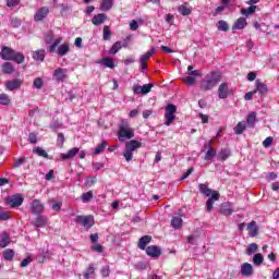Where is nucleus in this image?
<instances>
[{"mask_svg": "<svg viewBox=\"0 0 279 279\" xmlns=\"http://www.w3.org/2000/svg\"><path fill=\"white\" fill-rule=\"evenodd\" d=\"M198 189H199V193H202V195L209 197L206 202V210H207V213H211L215 202H219V197H221V195L219 194V192L213 191L210 187H208V185H206L204 183H201L198 185Z\"/></svg>", "mask_w": 279, "mask_h": 279, "instance_id": "1", "label": "nucleus"}, {"mask_svg": "<svg viewBox=\"0 0 279 279\" xmlns=\"http://www.w3.org/2000/svg\"><path fill=\"white\" fill-rule=\"evenodd\" d=\"M0 58H2V60H12L17 64H23L25 62V56H23V53L17 52L8 46L2 47Z\"/></svg>", "mask_w": 279, "mask_h": 279, "instance_id": "2", "label": "nucleus"}, {"mask_svg": "<svg viewBox=\"0 0 279 279\" xmlns=\"http://www.w3.org/2000/svg\"><path fill=\"white\" fill-rule=\"evenodd\" d=\"M221 82V74L219 72H211L210 74L205 76V80L201 82V90L205 93L208 90H213L218 83Z\"/></svg>", "mask_w": 279, "mask_h": 279, "instance_id": "3", "label": "nucleus"}, {"mask_svg": "<svg viewBox=\"0 0 279 279\" xmlns=\"http://www.w3.org/2000/svg\"><path fill=\"white\" fill-rule=\"evenodd\" d=\"M142 143L135 140H132L125 144V149L123 151V156L126 160V162H130L132 158H134L133 151H136V149H140L142 147Z\"/></svg>", "mask_w": 279, "mask_h": 279, "instance_id": "4", "label": "nucleus"}, {"mask_svg": "<svg viewBox=\"0 0 279 279\" xmlns=\"http://www.w3.org/2000/svg\"><path fill=\"white\" fill-rule=\"evenodd\" d=\"M75 223H78L80 226H83L85 230H90L93 226H95V217L93 216H77L75 218Z\"/></svg>", "mask_w": 279, "mask_h": 279, "instance_id": "5", "label": "nucleus"}, {"mask_svg": "<svg viewBox=\"0 0 279 279\" xmlns=\"http://www.w3.org/2000/svg\"><path fill=\"white\" fill-rule=\"evenodd\" d=\"M177 112H178V108L175 107V105H168L166 107L165 125H171L173 121H175Z\"/></svg>", "mask_w": 279, "mask_h": 279, "instance_id": "6", "label": "nucleus"}, {"mask_svg": "<svg viewBox=\"0 0 279 279\" xmlns=\"http://www.w3.org/2000/svg\"><path fill=\"white\" fill-rule=\"evenodd\" d=\"M118 137L121 142L125 141V138H134V129L128 125H121L118 131Z\"/></svg>", "mask_w": 279, "mask_h": 279, "instance_id": "7", "label": "nucleus"}, {"mask_svg": "<svg viewBox=\"0 0 279 279\" xmlns=\"http://www.w3.org/2000/svg\"><path fill=\"white\" fill-rule=\"evenodd\" d=\"M68 73H69L68 69L58 68L53 72V77H54L56 82H64L69 77Z\"/></svg>", "mask_w": 279, "mask_h": 279, "instance_id": "8", "label": "nucleus"}, {"mask_svg": "<svg viewBox=\"0 0 279 279\" xmlns=\"http://www.w3.org/2000/svg\"><path fill=\"white\" fill-rule=\"evenodd\" d=\"M9 206L11 208H19L23 204V194H15L9 197Z\"/></svg>", "mask_w": 279, "mask_h": 279, "instance_id": "9", "label": "nucleus"}, {"mask_svg": "<svg viewBox=\"0 0 279 279\" xmlns=\"http://www.w3.org/2000/svg\"><path fill=\"white\" fill-rule=\"evenodd\" d=\"M22 84H23V81L21 78H14L5 82V88L7 90H19Z\"/></svg>", "mask_w": 279, "mask_h": 279, "instance_id": "10", "label": "nucleus"}, {"mask_svg": "<svg viewBox=\"0 0 279 279\" xmlns=\"http://www.w3.org/2000/svg\"><path fill=\"white\" fill-rule=\"evenodd\" d=\"M205 149H208L205 155V160H213L217 156V150L213 148V140L204 145Z\"/></svg>", "mask_w": 279, "mask_h": 279, "instance_id": "11", "label": "nucleus"}, {"mask_svg": "<svg viewBox=\"0 0 279 279\" xmlns=\"http://www.w3.org/2000/svg\"><path fill=\"white\" fill-rule=\"evenodd\" d=\"M31 208L34 215H41V213L45 211V205H43L38 199H34L32 202Z\"/></svg>", "mask_w": 279, "mask_h": 279, "instance_id": "12", "label": "nucleus"}, {"mask_svg": "<svg viewBox=\"0 0 279 279\" xmlns=\"http://www.w3.org/2000/svg\"><path fill=\"white\" fill-rule=\"evenodd\" d=\"M154 53H156V48H150L148 52H146L140 58L141 68L143 70L147 69V60H149V58H151Z\"/></svg>", "mask_w": 279, "mask_h": 279, "instance_id": "13", "label": "nucleus"}, {"mask_svg": "<svg viewBox=\"0 0 279 279\" xmlns=\"http://www.w3.org/2000/svg\"><path fill=\"white\" fill-rule=\"evenodd\" d=\"M228 95H230V87L228 83H222L218 87V97L219 99H228Z\"/></svg>", "mask_w": 279, "mask_h": 279, "instance_id": "14", "label": "nucleus"}, {"mask_svg": "<svg viewBox=\"0 0 279 279\" xmlns=\"http://www.w3.org/2000/svg\"><path fill=\"white\" fill-rule=\"evenodd\" d=\"M48 14H49V8L48 7H41L35 13L34 19H35V21H43L44 19H47Z\"/></svg>", "mask_w": 279, "mask_h": 279, "instance_id": "15", "label": "nucleus"}, {"mask_svg": "<svg viewBox=\"0 0 279 279\" xmlns=\"http://www.w3.org/2000/svg\"><path fill=\"white\" fill-rule=\"evenodd\" d=\"M146 254L151 258H158L160 254H162V251H160V247L156 245H150L146 248Z\"/></svg>", "mask_w": 279, "mask_h": 279, "instance_id": "16", "label": "nucleus"}, {"mask_svg": "<svg viewBox=\"0 0 279 279\" xmlns=\"http://www.w3.org/2000/svg\"><path fill=\"white\" fill-rule=\"evenodd\" d=\"M49 219L46 216L39 215L35 218V220L32 222L35 228H45L47 226V222Z\"/></svg>", "mask_w": 279, "mask_h": 279, "instance_id": "17", "label": "nucleus"}, {"mask_svg": "<svg viewBox=\"0 0 279 279\" xmlns=\"http://www.w3.org/2000/svg\"><path fill=\"white\" fill-rule=\"evenodd\" d=\"M241 274L243 276H245L246 278L252 276L254 274V267H252V264H250V263L242 264V266H241Z\"/></svg>", "mask_w": 279, "mask_h": 279, "instance_id": "18", "label": "nucleus"}, {"mask_svg": "<svg viewBox=\"0 0 279 279\" xmlns=\"http://www.w3.org/2000/svg\"><path fill=\"white\" fill-rule=\"evenodd\" d=\"M107 20H108V15H106L105 13H100V14L94 15V17L92 19V23L93 25L99 26V25H102V23H106Z\"/></svg>", "mask_w": 279, "mask_h": 279, "instance_id": "19", "label": "nucleus"}, {"mask_svg": "<svg viewBox=\"0 0 279 279\" xmlns=\"http://www.w3.org/2000/svg\"><path fill=\"white\" fill-rule=\"evenodd\" d=\"M77 154H80V148L74 147V148L70 149L66 154H61L60 158H61V160H71V158H75V156H77Z\"/></svg>", "mask_w": 279, "mask_h": 279, "instance_id": "20", "label": "nucleus"}, {"mask_svg": "<svg viewBox=\"0 0 279 279\" xmlns=\"http://www.w3.org/2000/svg\"><path fill=\"white\" fill-rule=\"evenodd\" d=\"M95 264H89L88 267L84 270L83 272V277L85 279H93L95 278L96 274H95Z\"/></svg>", "mask_w": 279, "mask_h": 279, "instance_id": "21", "label": "nucleus"}, {"mask_svg": "<svg viewBox=\"0 0 279 279\" xmlns=\"http://www.w3.org/2000/svg\"><path fill=\"white\" fill-rule=\"evenodd\" d=\"M255 86H256V93H260L262 95H266L269 92V88L267 87V85L263 82H260V80H256L255 82Z\"/></svg>", "mask_w": 279, "mask_h": 279, "instance_id": "22", "label": "nucleus"}, {"mask_svg": "<svg viewBox=\"0 0 279 279\" xmlns=\"http://www.w3.org/2000/svg\"><path fill=\"white\" fill-rule=\"evenodd\" d=\"M151 243V235H144L140 239L137 247L140 250H146L147 245Z\"/></svg>", "mask_w": 279, "mask_h": 279, "instance_id": "23", "label": "nucleus"}, {"mask_svg": "<svg viewBox=\"0 0 279 279\" xmlns=\"http://www.w3.org/2000/svg\"><path fill=\"white\" fill-rule=\"evenodd\" d=\"M122 47H128V44L126 43H121V41H116L112 47L110 48L109 50V53L111 56H114L116 53H119V51H121V48Z\"/></svg>", "mask_w": 279, "mask_h": 279, "instance_id": "24", "label": "nucleus"}, {"mask_svg": "<svg viewBox=\"0 0 279 279\" xmlns=\"http://www.w3.org/2000/svg\"><path fill=\"white\" fill-rule=\"evenodd\" d=\"M245 27H247V20L240 17L234 22L232 29H245Z\"/></svg>", "mask_w": 279, "mask_h": 279, "instance_id": "25", "label": "nucleus"}, {"mask_svg": "<svg viewBox=\"0 0 279 279\" xmlns=\"http://www.w3.org/2000/svg\"><path fill=\"white\" fill-rule=\"evenodd\" d=\"M14 71H16V69L14 68V64L10 62H4L2 64V73H4V75H12Z\"/></svg>", "mask_w": 279, "mask_h": 279, "instance_id": "26", "label": "nucleus"}, {"mask_svg": "<svg viewBox=\"0 0 279 279\" xmlns=\"http://www.w3.org/2000/svg\"><path fill=\"white\" fill-rule=\"evenodd\" d=\"M247 230L250 236H256L258 234V226L256 225V221H252L247 225Z\"/></svg>", "mask_w": 279, "mask_h": 279, "instance_id": "27", "label": "nucleus"}, {"mask_svg": "<svg viewBox=\"0 0 279 279\" xmlns=\"http://www.w3.org/2000/svg\"><path fill=\"white\" fill-rule=\"evenodd\" d=\"M12 239L7 232H3L0 235V247H8V244L11 243Z\"/></svg>", "mask_w": 279, "mask_h": 279, "instance_id": "28", "label": "nucleus"}, {"mask_svg": "<svg viewBox=\"0 0 279 279\" xmlns=\"http://www.w3.org/2000/svg\"><path fill=\"white\" fill-rule=\"evenodd\" d=\"M99 63L102 64V66H107V69H114V61L109 57L102 58Z\"/></svg>", "mask_w": 279, "mask_h": 279, "instance_id": "29", "label": "nucleus"}, {"mask_svg": "<svg viewBox=\"0 0 279 279\" xmlns=\"http://www.w3.org/2000/svg\"><path fill=\"white\" fill-rule=\"evenodd\" d=\"M113 0H104L100 4V10L102 12H108V10H112Z\"/></svg>", "mask_w": 279, "mask_h": 279, "instance_id": "30", "label": "nucleus"}, {"mask_svg": "<svg viewBox=\"0 0 279 279\" xmlns=\"http://www.w3.org/2000/svg\"><path fill=\"white\" fill-rule=\"evenodd\" d=\"M229 158H230V149L225 148L219 151L218 160H221L223 162L225 160H228Z\"/></svg>", "mask_w": 279, "mask_h": 279, "instance_id": "31", "label": "nucleus"}, {"mask_svg": "<svg viewBox=\"0 0 279 279\" xmlns=\"http://www.w3.org/2000/svg\"><path fill=\"white\" fill-rule=\"evenodd\" d=\"M45 49L41 50H37L33 53V58L37 61V62H43L45 60Z\"/></svg>", "mask_w": 279, "mask_h": 279, "instance_id": "32", "label": "nucleus"}, {"mask_svg": "<svg viewBox=\"0 0 279 279\" xmlns=\"http://www.w3.org/2000/svg\"><path fill=\"white\" fill-rule=\"evenodd\" d=\"M69 51H70L69 44H63L59 46L57 53L58 56L62 57V56H66Z\"/></svg>", "mask_w": 279, "mask_h": 279, "instance_id": "33", "label": "nucleus"}, {"mask_svg": "<svg viewBox=\"0 0 279 279\" xmlns=\"http://www.w3.org/2000/svg\"><path fill=\"white\" fill-rule=\"evenodd\" d=\"M53 38H56V34H53V31H48L45 34L44 40L46 45H51V43H53Z\"/></svg>", "mask_w": 279, "mask_h": 279, "instance_id": "34", "label": "nucleus"}, {"mask_svg": "<svg viewBox=\"0 0 279 279\" xmlns=\"http://www.w3.org/2000/svg\"><path fill=\"white\" fill-rule=\"evenodd\" d=\"M179 12H180V14H182V16H189V14H191L192 10H191V8H189V4L185 3V4L179 7Z\"/></svg>", "mask_w": 279, "mask_h": 279, "instance_id": "35", "label": "nucleus"}, {"mask_svg": "<svg viewBox=\"0 0 279 279\" xmlns=\"http://www.w3.org/2000/svg\"><path fill=\"white\" fill-rule=\"evenodd\" d=\"M246 123L248 128H254V123H256V112H251L246 118Z\"/></svg>", "mask_w": 279, "mask_h": 279, "instance_id": "36", "label": "nucleus"}, {"mask_svg": "<svg viewBox=\"0 0 279 279\" xmlns=\"http://www.w3.org/2000/svg\"><path fill=\"white\" fill-rule=\"evenodd\" d=\"M258 7L256 5H251L247 9H241V14H243V16H250L251 14H254V12H256V9Z\"/></svg>", "mask_w": 279, "mask_h": 279, "instance_id": "37", "label": "nucleus"}, {"mask_svg": "<svg viewBox=\"0 0 279 279\" xmlns=\"http://www.w3.org/2000/svg\"><path fill=\"white\" fill-rule=\"evenodd\" d=\"M93 197H94L93 191H88L82 194L81 199L84 204H88V202H90Z\"/></svg>", "mask_w": 279, "mask_h": 279, "instance_id": "38", "label": "nucleus"}, {"mask_svg": "<svg viewBox=\"0 0 279 279\" xmlns=\"http://www.w3.org/2000/svg\"><path fill=\"white\" fill-rule=\"evenodd\" d=\"M112 37V31H110V26L105 25L102 31L104 40H110Z\"/></svg>", "mask_w": 279, "mask_h": 279, "instance_id": "39", "label": "nucleus"}, {"mask_svg": "<svg viewBox=\"0 0 279 279\" xmlns=\"http://www.w3.org/2000/svg\"><path fill=\"white\" fill-rule=\"evenodd\" d=\"M108 147V142L104 141L101 142V144H99L95 150H94V154L96 156H99V154H101V151H104V149H106Z\"/></svg>", "mask_w": 279, "mask_h": 279, "instance_id": "40", "label": "nucleus"}, {"mask_svg": "<svg viewBox=\"0 0 279 279\" xmlns=\"http://www.w3.org/2000/svg\"><path fill=\"white\" fill-rule=\"evenodd\" d=\"M246 125H245V122H239L238 124H236V126L234 128V132H235V134H243V132H245V130H246Z\"/></svg>", "mask_w": 279, "mask_h": 279, "instance_id": "41", "label": "nucleus"}, {"mask_svg": "<svg viewBox=\"0 0 279 279\" xmlns=\"http://www.w3.org/2000/svg\"><path fill=\"white\" fill-rule=\"evenodd\" d=\"M171 226L174 227L175 230H179V228H182V218L173 217L171 220Z\"/></svg>", "mask_w": 279, "mask_h": 279, "instance_id": "42", "label": "nucleus"}, {"mask_svg": "<svg viewBox=\"0 0 279 279\" xmlns=\"http://www.w3.org/2000/svg\"><path fill=\"white\" fill-rule=\"evenodd\" d=\"M217 27H218L219 32H228V29H230V26L223 20L218 22Z\"/></svg>", "mask_w": 279, "mask_h": 279, "instance_id": "43", "label": "nucleus"}, {"mask_svg": "<svg viewBox=\"0 0 279 279\" xmlns=\"http://www.w3.org/2000/svg\"><path fill=\"white\" fill-rule=\"evenodd\" d=\"M258 251V244L256 243H252L248 245V247L246 248V254L247 256H252L255 252Z\"/></svg>", "mask_w": 279, "mask_h": 279, "instance_id": "44", "label": "nucleus"}, {"mask_svg": "<svg viewBox=\"0 0 279 279\" xmlns=\"http://www.w3.org/2000/svg\"><path fill=\"white\" fill-rule=\"evenodd\" d=\"M33 154H37V156H41V158H48L49 155L47 154V151L40 147H35L33 149Z\"/></svg>", "mask_w": 279, "mask_h": 279, "instance_id": "45", "label": "nucleus"}, {"mask_svg": "<svg viewBox=\"0 0 279 279\" xmlns=\"http://www.w3.org/2000/svg\"><path fill=\"white\" fill-rule=\"evenodd\" d=\"M263 260H265V258L263 257V254H260V253L255 254L253 257L254 265L260 266V265H263Z\"/></svg>", "mask_w": 279, "mask_h": 279, "instance_id": "46", "label": "nucleus"}, {"mask_svg": "<svg viewBox=\"0 0 279 279\" xmlns=\"http://www.w3.org/2000/svg\"><path fill=\"white\" fill-rule=\"evenodd\" d=\"M61 43H62V37L57 38V39L53 41V44L48 47V51H49L50 53H53V51H56V47H58V45H60Z\"/></svg>", "mask_w": 279, "mask_h": 279, "instance_id": "47", "label": "nucleus"}, {"mask_svg": "<svg viewBox=\"0 0 279 279\" xmlns=\"http://www.w3.org/2000/svg\"><path fill=\"white\" fill-rule=\"evenodd\" d=\"M51 208L52 210H54V213H60L61 208H62V202H58V201H51Z\"/></svg>", "mask_w": 279, "mask_h": 279, "instance_id": "48", "label": "nucleus"}, {"mask_svg": "<svg viewBox=\"0 0 279 279\" xmlns=\"http://www.w3.org/2000/svg\"><path fill=\"white\" fill-rule=\"evenodd\" d=\"M3 258L4 260H12L14 258V252L10 248L5 250L3 252Z\"/></svg>", "mask_w": 279, "mask_h": 279, "instance_id": "49", "label": "nucleus"}, {"mask_svg": "<svg viewBox=\"0 0 279 279\" xmlns=\"http://www.w3.org/2000/svg\"><path fill=\"white\" fill-rule=\"evenodd\" d=\"M0 104L2 106H10V96L7 94H0Z\"/></svg>", "mask_w": 279, "mask_h": 279, "instance_id": "50", "label": "nucleus"}, {"mask_svg": "<svg viewBox=\"0 0 279 279\" xmlns=\"http://www.w3.org/2000/svg\"><path fill=\"white\" fill-rule=\"evenodd\" d=\"M154 84H145L142 86V95H147L148 93H151V87Z\"/></svg>", "mask_w": 279, "mask_h": 279, "instance_id": "51", "label": "nucleus"}, {"mask_svg": "<svg viewBox=\"0 0 279 279\" xmlns=\"http://www.w3.org/2000/svg\"><path fill=\"white\" fill-rule=\"evenodd\" d=\"M100 274L102 278H108L110 276V266L102 267Z\"/></svg>", "mask_w": 279, "mask_h": 279, "instance_id": "52", "label": "nucleus"}, {"mask_svg": "<svg viewBox=\"0 0 279 279\" xmlns=\"http://www.w3.org/2000/svg\"><path fill=\"white\" fill-rule=\"evenodd\" d=\"M221 213H222L226 217H230V215H232L233 210H232L230 207L223 205L222 208H221Z\"/></svg>", "mask_w": 279, "mask_h": 279, "instance_id": "53", "label": "nucleus"}, {"mask_svg": "<svg viewBox=\"0 0 279 279\" xmlns=\"http://www.w3.org/2000/svg\"><path fill=\"white\" fill-rule=\"evenodd\" d=\"M28 142L36 145V143H38V135H36V133H29Z\"/></svg>", "mask_w": 279, "mask_h": 279, "instance_id": "54", "label": "nucleus"}, {"mask_svg": "<svg viewBox=\"0 0 279 279\" xmlns=\"http://www.w3.org/2000/svg\"><path fill=\"white\" fill-rule=\"evenodd\" d=\"M43 84H44L43 78L37 77L34 80L33 86H34V88L40 89V88H43Z\"/></svg>", "mask_w": 279, "mask_h": 279, "instance_id": "55", "label": "nucleus"}, {"mask_svg": "<svg viewBox=\"0 0 279 279\" xmlns=\"http://www.w3.org/2000/svg\"><path fill=\"white\" fill-rule=\"evenodd\" d=\"M184 84H187L189 86H193L195 84V77L193 76H186L183 78Z\"/></svg>", "mask_w": 279, "mask_h": 279, "instance_id": "56", "label": "nucleus"}, {"mask_svg": "<svg viewBox=\"0 0 279 279\" xmlns=\"http://www.w3.org/2000/svg\"><path fill=\"white\" fill-rule=\"evenodd\" d=\"M187 73L189 75H194L195 77H198V75H201L199 70H193V65H189Z\"/></svg>", "mask_w": 279, "mask_h": 279, "instance_id": "57", "label": "nucleus"}, {"mask_svg": "<svg viewBox=\"0 0 279 279\" xmlns=\"http://www.w3.org/2000/svg\"><path fill=\"white\" fill-rule=\"evenodd\" d=\"M33 260L34 258H32V256H28L21 262L20 267H27V265H29V263H32Z\"/></svg>", "mask_w": 279, "mask_h": 279, "instance_id": "58", "label": "nucleus"}, {"mask_svg": "<svg viewBox=\"0 0 279 279\" xmlns=\"http://www.w3.org/2000/svg\"><path fill=\"white\" fill-rule=\"evenodd\" d=\"M274 145V137L269 136L263 142L264 147H271Z\"/></svg>", "mask_w": 279, "mask_h": 279, "instance_id": "59", "label": "nucleus"}, {"mask_svg": "<svg viewBox=\"0 0 279 279\" xmlns=\"http://www.w3.org/2000/svg\"><path fill=\"white\" fill-rule=\"evenodd\" d=\"M10 219V213L1 210L0 211V221H8Z\"/></svg>", "mask_w": 279, "mask_h": 279, "instance_id": "60", "label": "nucleus"}, {"mask_svg": "<svg viewBox=\"0 0 279 279\" xmlns=\"http://www.w3.org/2000/svg\"><path fill=\"white\" fill-rule=\"evenodd\" d=\"M133 93H134V95H143V86L133 85Z\"/></svg>", "mask_w": 279, "mask_h": 279, "instance_id": "61", "label": "nucleus"}, {"mask_svg": "<svg viewBox=\"0 0 279 279\" xmlns=\"http://www.w3.org/2000/svg\"><path fill=\"white\" fill-rule=\"evenodd\" d=\"M21 3V0H7L8 8H16Z\"/></svg>", "mask_w": 279, "mask_h": 279, "instance_id": "62", "label": "nucleus"}, {"mask_svg": "<svg viewBox=\"0 0 279 279\" xmlns=\"http://www.w3.org/2000/svg\"><path fill=\"white\" fill-rule=\"evenodd\" d=\"M57 143L60 147H62L64 145V134L63 133L58 134Z\"/></svg>", "mask_w": 279, "mask_h": 279, "instance_id": "63", "label": "nucleus"}, {"mask_svg": "<svg viewBox=\"0 0 279 279\" xmlns=\"http://www.w3.org/2000/svg\"><path fill=\"white\" fill-rule=\"evenodd\" d=\"M25 163V157H22L20 159H15L14 163H13V167H20L21 165H24Z\"/></svg>", "mask_w": 279, "mask_h": 279, "instance_id": "64", "label": "nucleus"}]
</instances>
